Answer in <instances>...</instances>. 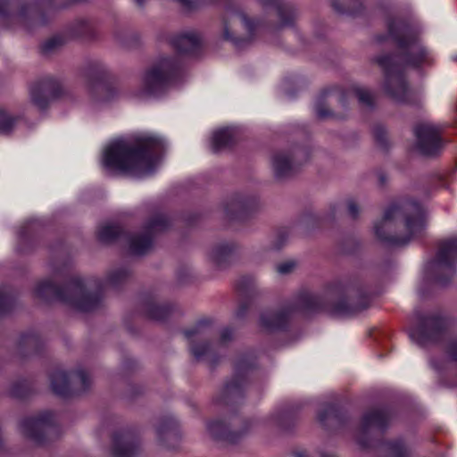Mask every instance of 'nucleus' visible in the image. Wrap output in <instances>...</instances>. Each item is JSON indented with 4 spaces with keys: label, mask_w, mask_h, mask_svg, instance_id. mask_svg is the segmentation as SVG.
Returning a JSON list of instances; mask_svg holds the SVG:
<instances>
[{
    "label": "nucleus",
    "mask_w": 457,
    "mask_h": 457,
    "mask_svg": "<svg viewBox=\"0 0 457 457\" xmlns=\"http://www.w3.org/2000/svg\"><path fill=\"white\" fill-rule=\"evenodd\" d=\"M388 36H377L378 44L384 41H394L401 52L400 55L388 56L385 54L375 57L374 62L385 73L384 90L394 101L411 103L412 92L409 88L404 77L403 67H419L432 62L431 53L420 42L411 36L409 28L401 21H388Z\"/></svg>",
    "instance_id": "obj_1"
},
{
    "label": "nucleus",
    "mask_w": 457,
    "mask_h": 457,
    "mask_svg": "<svg viewBox=\"0 0 457 457\" xmlns=\"http://www.w3.org/2000/svg\"><path fill=\"white\" fill-rule=\"evenodd\" d=\"M163 148L155 136L120 137L104 148L102 163L109 172L142 179L154 172Z\"/></svg>",
    "instance_id": "obj_2"
},
{
    "label": "nucleus",
    "mask_w": 457,
    "mask_h": 457,
    "mask_svg": "<svg viewBox=\"0 0 457 457\" xmlns=\"http://www.w3.org/2000/svg\"><path fill=\"white\" fill-rule=\"evenodd\" d=\"M425 226L423 206L415 201H405L387 208L374 230L380 240L403 245L420 237Z\"/></svg>",
    "instance_id": "obj_3"
},
{
    "label": "nucleus",
    "mask_w": 457,
    "mask_h": 457,
    "mask_svg": "<svg viewBox=\"0 0 457 457\" xmlns=\"http://www.w3.org/2000/svg\"><path fill=\"white\" fill-rule=\"evenodd\" d=\"M100 286L96 280H84L79 278L71 279L63 288H57L52 281H39L35 288L34 295L42 300L57 298L75 309L82 312H90L97 308L101 302L98 293Z\"/></svg>",
    "instance_id": "obj_4"
},
{
    "label": "nucleus",
    "mask_w": 457,
    "mask_h": 457,
    "mask_svg": "<svg viewBox=\"0 0 457 457\" xmlns=\"http://www.w3.org/2000/svg\"><path fill=\"white\" fill-rule=\"evenodd\" d=\"M179 69V62L176 57H158L142 76V94L157 96L163 92L174 81Z\"/></svg>",
    "instance_id": "obj_5"
},
{
    "label": "nucleus",
    "mask_w": 457,
    "mask_h": 457,
    "mask_svg": "<svg viewBox=\"0 0 457 457\" xmlns=\"http://www.w3.org/2000/svg\"><path fill=\"white\" fill-rule=\"evenodd\" d=\"M262 27L259 21H250L240 10L228 9L222 18L221 37L239 46L250 42Z\"/></svg>",
    "instance_id": "obj_6"
},
{
    "label": "nucleus",
    "mask_w": 457,
    "mask_h": 457,
    "mask_svg": "<svg viewBox=\"0 0 457 457\" xmlns=\"http://www.w3.org/2000/svg\"><path fill=\"white\" fill-rule=\"evenodd\" d=\"M457 262V238L441 243L434 260L426 265L427 274L438 283L445 284L454 274Z\"/></svg>",
    "instance_id": "obj_7"
},
{
    "label": "nucleus",
    "mask_w": 457,
    "mask_h": 457,
    "mask_svg": "<svg viewBox=\"0 0 457 457\" xmlns=\"http://www.w3.org/2000/svg\"><path fill=\"white\" fill-rule=\"evenodd\" d=\"M90 381L88 374L84 370H77L71 374L57 370L51 376L53 391L62 396L84 392L89 386Z\"/></svg>",
    "instance_id": "obj_8"
},
{
    "label": "nucleus",
    "mask_w": 457,
    "mask_h": 457,
    "mask_svg": "<svg viewBox=\"0 0 457 457\" xmlns=\"http://www.w3.org/2000/svg\"><path fill=\"white\" fill-rule=\"evenodd\" d=\"M170 222L163 214H158L151 219L144 228V234L134 235L129 240V252L141 255L147 253L153 245V237L164 231Z\"/></svg>",
    "instance_id": "obj_9"
},
{
    "label": "nucleus",
    "mask_w": 457,
    "mask_h": 457,
    "mask_svg": "<svg viewBox=\"0 0 457 457\" xmlns=\"http://www.w3.org/2000/svg\"><path fill=\"white\" fill-rule=\"evenodd\" d=\"M306 161L302 149H280L270 157L272 170L277 178H284L293 173L295 169Z\"/></svg>",
    "instance_id": "obj_10"
},
{
    "label": "nucleus",
    "mask_w": 457,
    "mask_h": 457,
    "mask_svg": "<svg viewBox=\"0 0 457 457\" xmlns=\"http://www.w3.org/2000/svg\"><path fill=\"white\" fill-rule=\"evenodd\" d=\"M417 145L425 155L436 154L442 147L440 129L431 123H421L415 128Z\"/></svg>",
    "instance_id": "obj_11"
},
{
    "label": "nucleus",
    "mask_w": 457,
    "mask_h": 457,
    "mask_svg": "<svg viewBox=\"0 0 457 457\" xmlns=\"http://www.w3.org/2000/svg\"><path fill=\"white\" fill-rule=\"evenodd\" d=\"M257 424V420H249L242 424L238 429H228L226 424L221 420H215L208 423L207 429L213 437L223 439L229 443H236L239 438L247 435Z\"/></svg>",
    "instance_id": "obj_12"
},
{
    "label": "nucleus",
    "mask_w": 457,
    "mask_h": 457,
    "mask_svg": "<svg viewBox=\"0 0 457 457\" xmlns=\"http://www.w3.org/2000/svg\"><path fill=\"white\" fill-rule=\"evenodd\" d=\"M443 327V320L435 316L421 319L416 327L410 329L409 335L412 341L425 345L434 340Z\"/></svg>",
    "instance_id": "obj_13"
},
{
    "label": "nucleus",
    "mask_w": 457,
    "mask_h": 457,
    "mask_svg": "<svg viewBox=\"0 0 457 457\" xmlns=\"http://www.w3.org/2000/svg\"><path fill=\"white\" fill-rule=\"evenodd\" d=\"M58 91L59 85L54 79H44L30 86V101L37 108L44 109L47 106L50 99L57 96Z\"/></svg>",
    "instance_id": "obj_14"
},
{
    "label": "nucleus",
    "mask_w": 457,
    "mask_h": 457,
    "mask_svg": "<svg viewBox=\"0 0 457 457\" xmlns=\"http://www.w3.org/2000/svg\"><path fill=\"white\" fill-rule=\"evenodd\" d=\"M185 337L190 345V351L196 359L208 357L212 354L210 346L205 343V322L200 321L191 328L185 330Z\"/></svg>",
    "instance_id": "obj_15"
},
{
    "label": "nucleus",
    "mask_w": 457,
    "mask_h": 457,
    "mask_svg": "<svg viewBox=\"0 0 457 457\" xmlns=\"http://www.w3.org/2000/svg\"><path fill=\"white\" fill-rule=\"evenodd\" d=\"M237 248V245L232 242H223L212 246L207 255L210 265L219 271L226 270L231 264Z\"/></svg>",
    "instance_id": "obj_16"
},
{
    "label": "nucleus",
    "mask_w": 457,
    "mask_h": 457,
    "mask_svg": "<svg viewBox=\"0 0 457 457\" xmlns=\"http://www.w3.org/2000/svg\"><path fill=\"white\" fill-rule=\"evenodd\" d=\"M139 449V441L132 432L123 431L114 435L112 448L113 457H134Z\"/></svg>",
    "instance_id": "obj_17"
},
{
    "label": "nucleus",
    "mask_w": 457,
    "mask_h": 457,
    "mask_svg": "<svg viewBox=\"0 0 457 457\" xmlns=\"http://www.w3.org/2000/svg\"><path fill=\"white\" fill-rule=\"evenodd\" d=\"M53 415L50 412H45L37 417L28 418L21 424V430L22 434L34 440L37 443H41L42 434L45 433L51 421Z\"/></svg>",
    "instance_id": "obj_18"
},
{
    "label": "nucleus",
    "mask_w": 457,
    "mask_h": 457,
    "mask_svg": "<svg viewBox=\"0 0 457 457\" xmlns=\"http://www.w3.org/2000/svg\"><path fill=\"white\" fill-rule=\"evenodd\" d=\"M386 422V415L381 411H373L365 414L361 420L359 435L357 436L358 443L365 447L366 444L362 441L361 436L375 430H382Z\"/></svg>",
    "instance_id": "obj_19"
},
{
    "label": "nucleus",
    "mask_w": 457,
    "mask_h": 457,
    "mask_svg": "<svg viewBox=\"0 0 457 457\" xmlns=\"http://www.w3.org/2000/svg\"><path fill=\"white\" fill-rule=\"evenodd\" d=\"M172 44L179 53L192 54L200 49L202 37L198 32L188 30L178 35Z\"/></svg>",
    "instance_id": "obj_20"
},
{
    "label": "nucleus",
    "mask_w": 457,
    "mask_h": 457,
    "mask_svg": "<svg viewBox=\"0 0 457 457\" xmlns=\"http://www.w3.org/2000/svg\"><path fill=\"white\" fill-rule=\"evenodd\" d=\"M288 315L282 311L268 310L260 316V327L267 331L282 328L287 322Z\"/></svg>",
    "instance_id": "obj_21"
},
{
    "label": "nucleus",
    "mask_w": 457,
    "mask_h": 457,
    "mask_svg": "<svg viewBox=\"0 0 457 457\" xmlns=\"http://www.w3.org/2000/svg\"><path fill=\"white\" fill-rule=\"evenodd\" d=\"M236 129L234 128H223L213 132L212 146L213 151L218 152L229 146L236 139Z\"/></svg>",
    "instance_id": "obj_22"
},
{
    "label": "nucleus",
    "mask_w": 457,
    "mask_h": 457,
    "mask_svg": "<svg viewBox=\"0 0 457 457\" xmlns=\"http://www.w3.org/2000/svg\"><path fill=\"white\" fill-rule=\"evenodd\" d=\"M156 435L158 440L166 445L167 447H174L173 444L166 443V440H177V433L175 431L174 424L171 421H167L160 424L156 428Z\"/></svg>",
    "instance_id": "obj_23"
},
{
    "label": "nucleus",
    "mask_w": 457,
    "mask_h": 457,
    "mask_svg": "<svg viewBox=\"0 0 457 457\" xmlns=\"http://www.w3.org/2000/svg\"><path fill=\"white\" fill-rule=\"evenodd\" d=\"M262 1L263 5L270 4V6L274 7L278 16L279 17L280 26H287L293 22V21L295 19V14L291 11L285 9L280 4L278 0H262Z\"/></svg>",
    "instance_id": "obj_24"
},
{
    "label": "nucleus",
    "mask_w": 457,
    "mask_h": 457,
    "mask_svg": "<svg viewBox=\"0 0 457 457\" xmlns=\"http://www.w3.org/2000/svg\"><path fill=\"white\" fill-rule=\"evenodd\" d=\"M144 312L152 320H162L169 314L170 309L165 305L149 302L145 304Z\"/></svg>",
    "instance_id": "obj_25"
},
{
    "label": "nucleus",
    "mask_w": 457,
    "mask_h": 457,
    "mask_svg": "<svg viewBox=\"0 0 457 457\" xmlns=\"http://www.w3.org/2000/svg\"><path fill=\"white\" fill-rule=\"evenodd\" d=\"M120 232V228L112 224H105L99 228L97 236L99 240L108 243L115 239Z\"/></svg>",
    "instance_id": "obj_26"
},
{
    "label": "nucleus",
    "mask_w": 457,
    "mask_h": 457,
    "mask_svg": "<svg viewBox=\"0 0 457 457\" xmlns=\"http://www.w3.org/2000/svg\"><path fill=\"white\" fill-rule=\"evenodd\" d=\"M387 455L386 457H407L409 450L400 440L389 442L386 444Z\"/></svg>",
    "instance_id": "obj_27"
},
{
    "label": "nucleus",
    "mask_w": 457,
    "mask_h": 457,
    "mask_svg": "<svg viewBox=\"0 0 457 457\" xmlns=\"http://www.w3.org/2000/svg\"><path fill=\"white\" fill-rule=\"evenodd\" d=\"M16 122V119L10 115L4 108L0 107V131L9 132Z\"/></svg>",
    "instance_id": "obj_28"
},
{
    "label": "nucleus",
    "mask_w": 457,
    "mask_h": 457,
    "mask_svg": "<svg viewBox=\"0 0 457 457\" xmlns=\"http://www.w3.org/2000/svg\"><path fill=\"white\" fill-rule=\"evenodd\" d=\"M242 383L237 378L228 382L224 388L227 397H237L241 395Z\"/></svg>",
    "instance_id": "obj_29"
},
{
    "label": "nucleus",
    "mask_w": 457,
    "mask_h": 457,
    "mask_svg": "<svg viewBox=\"0 0 457 457\" xmlns=\"http://www.w3.org/2000/svg\"><path fill=\"white\" fill-rule=\"evenodd\" d=\"M128 273L124 270H118L111 272L105 281V284L107 285H116L120 281H121L123 278L127 277Z\"/></svg>",
    "instance_id": "obj_30"
},
{
    "label": "nucleus",
    "mask_w": 457,
    "mask_h": 457,
    "mask_svg": "<svg viewBox=\"0 0 457 457\" xmlns=\"http://www.w3.org/2000/svg\"><path fill=\"white\" fill-rule=\"evenodd\" d=\"M355 93L361 104H365L367 106L371 105L373 97L369 90L364 88H358L355 91Z\"/></svg>",
    "instance_id": "obj_31"
},
{
    "label": "nucleus",
    "mask_w": 457,
    "mask_h": 457,
    "mask_svg": "<svg viewBox=\"0 0 457 457\" xmlns=\"http://www.w3.org/2000/svg\"><path fill=\"white\" fill-rule=\"evenodd\" d=\"M296 266L295 262L294 261H286L282 263L277 265V271L279 274L286 275L292 272Z\"/></svg>",
    "instance_id": "obj_32"
},
{
    "label": "nucleus",
    "mask_w": 457,
    "mask_h": 457,
    "mask_svg": "<svg viewBox=\"0 0 457 457\" xmlns=\"http://www.w3.org/2000/svg\"><path fill=\"white\" fill-rule=\"evenodd\" d=\"M346 207L348 214L352 218H356L360 213V206L358 203L353 199L350 198L346 201Z\"/></svg>",
    "instance_id": "obj_33"
},
{
    "label": "nucleus",
    "mask_w": 457,
    "mask_h": 457,
    "mask_svg": "<svg viewBox=\"0 0 457 457\" xmlns=\"http://www.w3.org/2000/svg\"><path fill=\"white\" fill-rule=\"evenodd\" d=\"M335 409L331 405L325 406L318 413V420L321 424H325L327 418L334 415Z\"/></svg>",
    "instance_id": "obj_34"
},
{
    "label": "nucleus",
    "mask_w": 457,
    "mask_h": 457,
    "mask_svg": "<svg viewBox=\"0 0 457 457\" xmlns=\"http://www.w3.org/2000/svg\"><path fill=\"white\" fill-rule=\"evenodd\" d=\"M9 307H10L9 297L5 294L0 292V316L6 313L9 310Z\"/></svg>",
    "instance_id": "obj_35"
},
{
    "label": "nucleus",
    "mask_w": 457,
    "mask_h": 457,
    "mask_svg": "<svg viewBox=\"0 0 457 457\" xmlns=\"http://www.w3.org/2000/svg\"><path fill=\"white\" fill-rule=\"evenodd\" d=\"M233 333L229 328H224L220 332V343L226 344L232 338Z\"/></svg>",
    "instance_id": "obj_36"
},
{
    "label": "nucleus",
    "mask_w": 457,
    "mask_h": 457,
    "mask_svg": "<svg viewBox=\"0 0 457 457\" xmlns=\"http://www.w3.org/2000/svg\"><path fill=\"white\" fill-rule=\"evenodd\" d=\"M316 113L320 118H325L329 114V112L325 108L322 104H317L315 106Z\"/></svg>",
    "instance_id": "obj_37"
},
{
    "label": "nucleus",
    "mask_w": 457,
    "mask_h": 457,
    "mask_svg": "<svg viewBox=\"0 0 457 457\" xmlns=\"http://www.w3.org/2000/svg\"><path fill=\"white\" fill-rule=\"evenodd\" d=\"M231 205L237 209H244L248 206L247 202L242 198H236L231 202Z\"/></svg>",
    "instance_id": "obj_38"
},
{
    "label": "nucleus",
    "mask_w": 457,
    "mask_h": 457,
    "mask_svg": "<svg viewBox=\"0 0 457 457\" xmlns=\"http://www.w3.org/2000/svg\"><path fill=\"white\" fill-rule=\"evenodd\" d=\"M449 354L453 360L457 361V341L451 344L449 347Z\"/></svg>",
    "instance_id": "obj_39"
},
{
    "label": "nucleus",
    "mask_w": 457,
    "mask_h": 457,
    "mask_svg": "<svg viewBox=\"0 0 457 457\" xmlns=\"http://www.w3.org/2000/svg\"><path fill=\"white\" fill-rule=\"evenodd\" d=\"M179 2L187 9H191L195 6V0H179Z\"/></svg>",
    "instance_id": "obj_40"
},
{
    "label": "nucleus",
    "mask_w": 457,
    "mask_h": 457,
    "mask_svg": "<svg viewBox=\"0 0 457 457\" xmlns=\"http://www.w3.org/2000/svg\"><path fill=\"white\" fill-rule=\"evenodd\" d=\"M248 282H249V283H253V280L251 278H248V277H243V278H241L237 281V286H238V287H245V284H246V283H248Z\"/></svg>",
    "instance_id": "obj_41"
},
{
    "label": "nucleus",
    "mask_w": 457,
    "mask_h": 457,
    "mask_svg": "<svg viewBox=\"0 0 457 457\" xmlns=\"http://www.w3.org/2000/svg\"><path fill=\"white\" fill-rule=\"evenodd\" d=\"M333 6H334V8H335L337 11H338V12H346V11H347V9H346L345 6H341V5H339V4H337V1H334V2H333Z\"/></svg>",
    "instance_id": "obj_42"
},
{
    "label": "nucleus",
    "mask_w": 457,
    "mask_h": 457,
    "mask_svg": "<svg viewBox=\"0 0 457 457\" xmlns=\"http://www.w3.org/2000/svg\"><path fill=\"white\" fill-rule=\"evenodd\" d=\"M6 4L5 0H0V12H4V6Z\"/></svg>",
    "instance_id": "obj_43"
},
{
    "label": "nucleus",
    "mask_w": 457,
    "mask_h": 457,
    "mask_svg": "<svg viewBox=\"0 0 457 457\" xmlns=\"http://www.w3.org/2000/svg\"><path fill=\"white\" fill-rule=\"evenodd\" d=\"M320 457H335L333 454L323 452L320 453Z\"/></svg>",
    "instance_id": "obj_44"
},
{
    "label": "nucleus",
    "mask_w": 457,
    "mask_h": 457,
    "mask_svg": "<svg viewBox=\"0 0 457 457\" xmlns=\"http://www.w3.org/2000/svg\"><path fill=\"white\" fill-rule=\"evenodd\" d=\"M244 314V308H240L237 312V317H241L243 316Z\"/></svg>",
    "instance_id": "obj_45"
},
{
    "label": "nucleus",
    "mask_w": 457,
    "mask_h": 457,
    "mask_svg": "<svg viewBox=\"0 0 457 457\" xmlns=\"http://www.w3.org/2000/svg\"><path fill=\"white\" fill-rule=\"evenodd\" d=\"M136 2H137L138 4H142L145 2V0H136Z\"/></svg>",
    "instance_id": "obj_46"
},
{
    "label": "nucleus",
    "mask_w": 457,
    "mask_h": 457,
    "mask_svg": "<svg viewBox=\"0 0 457 457\" xmlns=\"http://www.w3.org/2000/svg\"><path fill=\"white\" fill-rule=\"evenodd\" d=\"M274 249H278L280 247V245H274L272 246Z\"/></svg>",
    "instance_id": "obj_47"
},
{
    "label": "nucleus",
    "mask_w": 457,
    "mask_h": 457,
    "mask_svg": "<svg viewBox=\"0 0 457 457\" xmlns=\"http://www.w3.org/2000/svg\"><path fill=\"white\" fill-rule=\"evenodd\" d=\"M243 369H244L243 365H240V366L238 367V370H243Z\"/></svg>",
    "instance_id": "obj_48"
}]
</instances>
